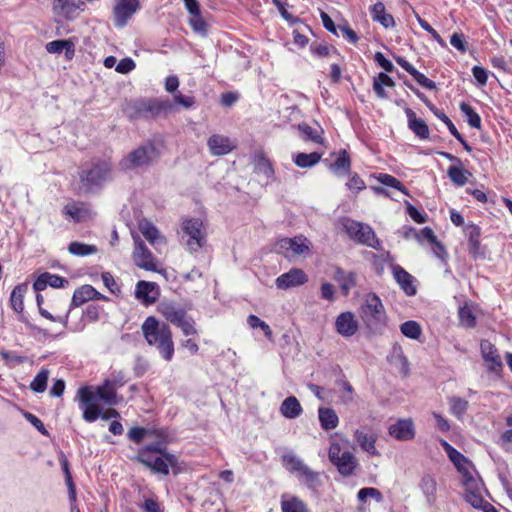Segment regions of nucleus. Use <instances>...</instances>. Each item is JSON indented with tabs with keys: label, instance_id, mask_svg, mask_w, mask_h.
<instances>
[{
	"label": "nucleus",
	"instance_id": "55",
	"mask_svg": "<svg viewBox=\"0 0 512 512\" xmlns=\"http://www.w3.org/2000/svg\"><path fill=\"white\" fill-rule=\"evenodd\" d=\"M161 356L166 360L170 361L174 355V343L172 340V336L168 338V340L162 341L158 345H156Z\"/></svg>",
	"mask_w": 512,
	"mask_h": 512
},
{
	"label": "nucleus",
	"instance_id": "27",
	"mask_svg": "<svg viewBox=\"0 0 512 512\" xmlns=\"http://www.w3.org/2000/svg\"><path fill=\"white\" fill-rule=\"evenodd\" d=\"M159 313L169 322L176 325L186 315V311L177 303L164 301L158 306Z\"/></svg>",
	"mask_w": 512,
	"mask_h": 512
},
{
	"label": "nucleus",
	"instance_id": "17",
	"mask_svg": "<svg viewBox=\"0 0 512 512\" xmlns=\"http://www.w3.org/2000/svg\"><path fill=\"white\" fill-rule=\"evenodd\" d=\"M354 439L360 448L368 453L370 456H380L376 448V441L378 436L375 432L369 429H356L354 432Z\"/></svg>",
	"mask_w": 512,
	"mask_h": 512
},
{
	"label": "nucleus",
	"instance_id": "59",
	"mask_svg": "<svg viewBox=\"0 0 512 512\" xmlns=\"http://www.w3.org/2000/svg\"><path fill=\"white\" fill-rule=\"evenodd\" d=\"M357 497L360 501H365L367 497L375 498L377 501L382 499V495L376 488H362L358 491Z\"/></svg>",
	"mask_w": 512,
	"mask_h": 512
},
{
	"label": "nucleus",
	"instance_id": "18",
	"mask_svg": "<svg viewBox=\"0 0 512 512\" xmlns=\"http://www.w3.org/2000/svg\"><path fill=\"white\" fill-rule=\"evenodd\" d=\"M465 234L468 238V250L474 259L484 258L485 251L480 244L481 229L479 226L470 223L465 227Z\"/></svg>",
	"mask_w": 512,
	"mask_h": 512
},
{
	"label": "nucleus",
	"instance_id": "50",
	"mask_svg": "<svg viewBox=\"0 0 512 512\" xmlns=\"http://www.w3.org/2000/svg\"><path fill=\"white\" fill-rule=\"evenodd\" d=\"M299 131L303 135L305 140L312 141L314 143L321 144L323 142V138L321 136L322 131L312 128L308 124H300L298 126Z\"/></svg>",
	"mask_w": 512,
	"mask_h": 512
},
{
	"label": "nucleus",
	"instance_id": "21",
	"mask_svg": "<svg viewBox=\"0 0 512 512\" xmlns=\"http://www.w3.org/2000/svg\"><path fill=\"white\" fill-rule=\"evenodd\" d=\"M481 353L488 369L497 372L502 368V361L497 348L488 340H482L480 343Z\"/></svg>",
	"mask_w": 512,
	"mask_h": 512
},
{
	"label": "nucleus",
	"instance_id": "13",
	"mask_svg": "<svg viewBox=\"0 0 512 512\" xmlns=\"http://www.w3.org/2000/svg\"><path fill=\"white\" fill-rule=\"evenodd\" d=\"M139 8V0H117L113 8L115 26L118 28L125 27Z\"/></svg>",
	"mask_w": 512,
	"mask_h": 512
},
{
	"label": "nucleus",
	"instance_id": "41",
	"mask_svg": "<svg viewBox=\"0 0 512 512\" xmlns=\"http://www.w3.org/2000/svg\"><path fill=\"white\" fill-rule=\"evenodd\" d=\"M447 175L455 185L464 186L468 181V177L471 176V173L463 169L461 164L450 166L447 170Z\"/></svg>",
	"mask_w": 512,
	"mask_h": 512
},
{
	"label": "nucleus",
	"instance_id": "60",
	"mask_svg": "<svg viewBox=\"0 0 512 512\" xmlns=\"http://www.w3.org/2000/svg\"><path fill=\"white\" fill-rule=\"evenodd\" d=\"M176 326L181 328L185 335H193L196 333L193 320L188 318L186 315L176 324Z\"/></svg>",
	"mask_w": 512,
	"mask_h": 512
},
{
	"label": "nucleus",
	"instance_id": "48",
	"mask_svg": "<svg viewBox=\"0 0 512 512\" xmlns=\"http://www.w3.org/2000/svg\"><path fill=\"white\" fill-rule=\"evenodd\" d=\"M49 378V370L41 369L30 383V388L36 393H42L46 390Z\"/></svg>",
	"mask_w": 512,
	"mask_h": 512
},
{
	"label": "nucleus",
	"instance_id": "7",
	"mask_svg": "<svg viewBox=\"0 0 512 512\" xmlns=\"http://www.w3.org/2000/svg\"><path fill=\"white\" fill-rule=\"evenodd\" d=\"M182 230L187 236L186 246L190 252H197L206 244V232L200 219H186L182 223Z\"/></svg>",
	"mask_w": 512,
	"mask_h": 512
},
{
	"label": "nucleus",
	"instance_id": "1",
	"mask_svg": "<svg viewBox=\"0 0 512 512\" xmlns=\"http://www.w3.org/2000/svg\"><path fill=\"white\" fill-rule=\"evenodd\" d=\"M80 408L83 411V419L87 422H94L100 417V410L96 401H102L108 406H114L118 403L116 391L113 384L103 382L102 385L93 387H82L78 390Z\"/></svg>",
	"mask_w": 512,
	"mask_h": 512
},
{
	"label": "nucleus",
	"instance_id": "16",
	"mask_svg": "<svg viewBox=\"0 0 512 512\" xmlns=\"http://www.w3.org/2000/svg\"><path fill=\"white\" fill-rule=\"evenodd\" d=\"M159 294V287L155 282L141 280L136 284L135 297L146 306L154 304Z\"/></svg>",
	"mask_w": 512,
	"mask_h": 512
},
{
	"label": "nucleus",
	"instance_id": "63",
	"mask_svg": "<svg viewBox=\"0 0 512 512\" xmlns=\"http://www.w3.org/2000/svg\"><path fill=\"white\" fill-rule=\"evenodd\" d=\"M25 419L34 426L41 434L47 435L48 432L43 424V422L35 415L27 412L24 414Z\"/></svg>",
	"mask_w": 512,
	"mask_h": 512
},
{
	"label": "nucleus",
	"instance_id": "9",
	"mask_svg": "<svg viewBox=\"0 0 512 512\" xmlns=\"http://www.w3.org/2000/svg\"><path fill=\"white\" fill-rule=\"evenodd\" d=\"M143 336L150 346H156L172 336L169 326L150 316L145 319L141 326Z\"/></svg>",
	"mask_w": 512,
	"mask_h": 512
},
{
	"label": "nucleus",
	"instance_id": "43",
	"mask_svg": "<svg viewBox=\"0 0 512 512\" xmlns=\"http://www.w3.org/2000/svg\"><path fill=\"white\" fill-rule=\"evenodd\" d=\"M350 167V156L346 150H341L336 161L330 166L331 170L338 175L349 173Z\"/></svg>",
	"mask_w": 512,
	"mask_h": 512
},
{
	"label": "nucleus",
	"instance_id": "4",
	"mask_svg": "<svg viewBox=\"0 0 512 512\" xmlns=\"http://www.w3.org/2000/svg\"><path fill=\"white\" fill-rule=\"evenodd\" d=\"M342 225L345 232L352 240L374 249H380V241L369 225L357 222L349 218L344 219Z\"/></svg>",
	"mask_w": 512,
	"mask_h": 512
},
{
	"label": "nucleus",
	"instance_id": "44",
	"mask_svg": "<svg viewBox=\"0 0 512 512\" xmlns=\"http://www.w3.org/2000/svg\"><path fill=\"white\" fill-rule=\"evenodd\" d=\"M395 85L394 81L391 77H389L386 73H379L377 77L374 78L373 82V90L377 94L379 98H385L386 93L384 90V86L393 87Z\"/></svg>",
	"mask_w": 512,
	"mask_h": 512
},
{
	"label": "nucleus",
	"instance_id": "5",
	"mask_svg": "<svg viewBox=\"0 0 512 512\" xmlns=\"http://www.w3.org/2000/svg\"><path fill=\"white\" fill-rule=\"evenodd\" d=\"M359 313L362 320L368 326L382 323L386 318L384 305L375 293H369L364 296Z\"/></svg>",
	"mask_w": 512,
	"mask_h": 512
},
{
	"label": "nucleus",
	"instance_id": "33",
	"mask_svg": "<svg viewBox=\"0 0 512 512\" xmlns=\"http://www.w3.org/2000/svg\"><path fill=\"white\" fill-rule=\"evenodd\" d=\"M406 116L408 118L409 128L421 139H427L429 137V128L424 120L417 119L416 114L413 110L407 108Z\"/></svg>",
	"mask_w": 512,
	"mask_h": 512
},
{
	"label": "nucleus",
	"instance_id": "30",
	"mask_svg": "<svg viewBox=\"0 0 512 512\" xmlns=\"http://www.w3.org/2000/svg\"><path fill=\"white\" fill-rule=\"evenodd\" d=\"M65 284H68V281L58 275L50 274L48 272L41 274L33 283V288L36 291H42L47 286H51L53 288H61L64 287Z\"/></svg>",
	"mask_w": 512,
	"mask_h": 512
},
{
	"label": "nucleus",
	"instance_id": "22",
	"mask_svg": "<svg viewBox=\"0 0 512 512\" xmlns=\"http://www.w3.org/2000/svg\"><path fill=\"white\" fill-rule=\"evenodd\" d=\"M462 483L465 487L466 501L469 502L474 508H479L483 502L481 495V482L475 476H473L466 480H462Z\"/></svg>",
	"mask_w": 512,
	"mask_h": 512
},
{
	"label": "nucleus",
	"instance_id": "10",
	"mask_svg": "<svg viewBox=\"0 0 512 512\" xmlns=\"http://www.w3.org/2000/svg\"><path fill=\"white\" fill-rule=\"evenodd\" d=\"M282 464L286 470L296 474L303 479L309 486L314 485L319 478V473L311 470L301 458L293 453H287L282 456Z\"/></svg>",
	"mask_w": 512,
	"mask_h": 512
},
{
	"label": "nucleus",
	"instance_id": "61",
	"mask_svg": "<svg viewBox=\"0 0 512 512\" xmlns=\"http://www.w3.org/2000/svg\"><path fill=\"white\" fill-rule=\"evenodd\" d=\"M420 236L425 238L431 244H434L440 252H444V247L437 241V238L433 230L429 227H425L421 230Z\"/></svg>",
	"mask_w": 512,
	"mask_h": 512
},
{
	"label": "nucleus",
	"instance_id": "39",
	"mask_svg": "<svg viewBox=\"0 0 512 512\" xmlns=\"http://www.w3.org/2000/svg\"><path fill=\"white\" fill-rule=\"evenodd\" d=\"M334 279L339 283L340 288L345 296L356 285V274L353 272H345L342 269H337Z\"/></svg>",
	"mask_w": 512,
	"mask_h": 512
},
{
	"label": "nucleus",
	"instance_id": "20",
	"mask_svg": "<svg viewBox=\"0 0 512 512\" xmlns=\"http://www.w3.org/2000/svg\"><path fill=\"white\" fill-rule=\"evenodd\" d=\"M390 436L400 441H408L414 438L415 429L411 419H399L389 426Z\"/></svg>",
	"mask_w": 512,
	"mask_h": 512
},
{
	"label": "nucleus",
	"instance_id": "36",
	"mask_svg": "<svg viewBox=\"0 0 512 512\" xmlns=\"http://www.w3.org/2000/svg\"><path fill=\"white\" fill-rule=\"evenodd\" d=\"M282 512H309L307 504L300 498L292 495H283L281 498Z\"/></svg>",
	"mask_w": 512,
	"mask_h": 512
},
{
	"label": "nucleus",
	"instance_id": "62",
	"mask_svg": "<svg viewBox=\"0 0 512 512\" xmlns=\"http://www.w3.org/2000/svg\"><path fill=\"white\" fill-rule=\"evenodd\" d=\"M412 77L424 88L433 90L436 88V84L434 81L427 78L423 73L416 70Z\"/></svg>",
	"mask_w": 512,
	"mask_h": 512
},
{
	"label": "nucleus",
	"instance_id": "8",
	"mask_svg": "<svg viewBox=\"0 0 512 512\" xmlns=\"http://www.w3.org/2000/svg\"><path fill=\"white\" fill-rule=\"evenodd\" d=\"M157 157V150L152 144H147L128 153L120 161L123 170H131L149 165Z\"/></svg>",
	"mask_w": 512,
	"mask_h": 512
},
{
	"label": "nucleus",
	"instance_id": "34",
	"mask_svg": "<svg viewBox=\"0 0 512 512\" xmlns=\"http://www.w3.org/2000/svg\"><path fill=\"white\" fill-rule=\"evenodd\" d=\"M451 462L455 465L458 472L462 475V480H466L474 476L473 474V465L471 461H469L462 453L458 450L456 451L455 456H449Z\"/></svg>",
	"mask_w": 512,
	"mask_h": 512
},
{
	"label": "nucleus",
	"instance_id": "6",
	"mask_svg": "<svg viewBox=\"0 0 512 512\" xmlns=\"http://www.w3.org/2000/svg\"><path fill=\"white\" fill-rule=\"evenodd\" d=\"M111 174V165L106 161L98 162L90 169L80 173V190L89 192L95 187L101 186Z\"/></svg>",
	"mask_w": 512,
	"mask_h": 512
},
{
	"label": "nucleus",
	"instance_id": "53",
	"mask_svg": "<svg viewBox=\"0 0 512 512\" xmlns=\"http://www.w3.org/2000/svg\"><path fill=\"white\" fill-rule=\"evenodd\" d=\"M247 323L253 329L260 328L268 339H272V330L270 326L266 322L262 321L259 317L255 315H249L247 318Z\"/></svg>",
	"mask_w": 512,
	"mask_h": 512
},
{
	"label": "nucleus",
	"instance_id": "2",
	"mask_svg": "<svg viewBox=\"0 0 512 512\" xmlns=\"http://www.w3.org/2000/svg\"><path fill=\"white\" fill-rule=\"evenodd\" d=\"M136 460L142 463L154 473L166 476L170 469L174 474L180 472V465L175 455L166 452L157 445H150L144 448Z\"/></svg>",
	"mask_w": 512,
	"mask_h": 512
},
{
	"label": "nucleus",
	"instance_id": "58",
	"mask_svg": "<svg viewBox=\"0 0 512 512\" xmlns=\"http://www.w3.org/2000/svg\"><path fill=\"white\" fill-rule=\"evenodd\" d=\"M102 281L104 285L109 289V291L113 294H120V287L115 281L114 277L109 272H104L101 275Z\"/></svg>",
	"mask_w": 512,
	"mask_h": 512
},
{
	"label": "nucleus",
	"instance_id": "26",
	"mask_svg": "<svg viewBox=\"0 0 512 512\" xmlns=\"http://www.w3.org/2000/svg\"><path fill=\"white\" fill-rule=\"evenodd\" d=\"M106 299L91 285H83L74 291L71 306L79 307L89 300Z\"/></svg>",
	"mask_w": 512,
	"mask_h": 512
},
{
	"label": "nucleus",
	"instance_id": "14",
	"mask_svg": "<svg viewBox=\"0 0 512 512\" xmlns=\"http://www.w3.org/2000/svg\"><path fill=\"white\" fill-rule=\"evenodd\" d=\"M84 9L85 2L83 0H53L52 2L53 13L66 20L75 19Z\"/></svg>",
	"mask_w": 512,
	"mask_h": 512
},
{
	"label": "nucleus",
	"instance_id": "25",
	"mask_svg": "<svg viewBox=\"0 0 512 512\" xmlns=\"http://www.w3.org/2000/svg\"><path fill=\"white\" fill-rule=\"evenodd\" d=\"M139 231L152 246H164L166 239L150 221L143 219L138 224Z\"/></svg>",
	"mask_w": 512,
	"mask_h": 512
},
{
	"label": "nucleus",
	"instance_id": "40",
	"mask_svg": "<svg viewBox=\"0 0 512 512\" xmlns=\"http://www.w3.org/2000/svg\"><path fill=\"white\" fill-rule=\"evenodd\" d=\"M420 489L426 497L427 502L432 505L436 499L437 482L431 475H424L420 481Z\"/></svg>",
	"mask_w": 512,
	"mask_h": 512
},
{
	"label": "nucleus",
	"instance_id": "11",
	"mask_svg": "<svg viewBox=\"0 0 512 512\" xmlns=\"http://www.w3.org/2000/svg\"><path fill=\"white\" fill-rule=\"evenodd\" d=\"M277 249L287 258L296 256H305L310 253L311 243L304 236H296L293 238H283L278 241Z\"/></svg>",
	"mask_w": 512,
	"mask_h": 512
},
{
	"label": "nucleus",
	"instance_id": "38",
	"mask_svg": "<svg viewBox=\"0 0 512 512\" xmlns=\"http://www.w3.org/2000/svg\"><path fill=\"white\" fill-rule=\"evenodd\" d=\"M28 291V284L22 283L14 287L10 295V305L12 309L21 314L24 310V297Z\"/></svg>",
	"mask_w": 512,
	"mask_h": 512
},
{
	"label": "nucleus",
	"instance_id": "35",
	"mask_svg": "<svg viewBox=\"0 0 512 512\" xmlns=\"http://www.w3.org/2000/svg\"><path fill=\"white\" fill-rule=\"evenodd\" d=\"M371 17L374 21L379 22L385 28L395 25L392 15L386 13L385 5L382 2L375 3L370 9Z\"/></svg>",
	"mask_w": 512,
	"mask_h": 512
},
{
	"label": "nucleus",
	"instance_id": "31",
	"mask_svg": "<svg viewBox=\"0 0 512 512\" xmlns=\"http://www.w3.org/2000/svg\"><path fill=\"white\" fill-rule=\"evenodd\" d=\"M280 413L287 419H295L299 417L303 408L295 396L287 397L280 405Z\"/></svg>",
	"mask_w": 512,
	"mask_h": 512
},
{
	"label": "nucleus",
	"instance_id": "28",
	"mask_svg": "<svg viewBox=\"0 0 512 512\" xmlns=\"http://www.w3.org/2000/svg\"><path fill=\"white\" fill-rule=\"evenodd\" d=\"M338 472L344 476H351L358 466V460L350 451H344L338 459L332 462Z\"/></svg>",
	"mask_w": 512,
	"mask_h": 512
},
{
	"label": "nucleus",
	"instance_id": "54",
	"mask_svg": "<svg viewBox=\"0 0 512 512\" xmlns=\"http://www.w3.org/2000/svg\"><path fill=\"white\" fill-rule=\"evenodd\" d=\"M430 110L434 113L436 117L443 121V124H446L448 130L456 139H460V133L458 132L457 128L446 114L440 112L437 108H435L434 105L430 106Z\"/></svg>",
	"mask_w": 512,
	"mask_h": 512
},
{
	"label": "nucleus",
	"instance_id": "47",
	"mask_svg": "<svg viewBox=\"0 0 512 512\" xmlns=\"http://www.w3.org/2000/svg\"><path fill=\"white\" fill-rule=\"evenodd\" d=\"M460 110L466 116L467 122L472 128L479 129L481 127L479 114L468 103L462 102Z\"/></svg>",
	"mask_w": 512,
	"mask_h": 512
},
{
	"label": "nucleus",
	"instance_id": "57",
	"mask_svg": "<svg viewBox=\"0 0 512 512\" xmlns=\"http://www.w3.org/2000/svg\"><path fill=\"white\" fill-rule=\"evenodd\" d=\"M175 108H177V105H181L186 109L191 108L195 104V99L192 96H186L181 93H176L173 96V101H171ZM178 109H176L177 111Z\"/></svg>",
	"mask_w": 512,
	"mask_h": 512
},
{
	"label": "nucleus",
	"instance_id": "42",
	"mask_svg": "<svg viewBox=\"0 0 512 512\" xmlns=\"http://www.w3.org/2000/svg\"><path fill=\"white\" fill-rule=\"evenodd\" d=\"M322 158V154L318 152L298 153L293 158L294 163L300 168H311L315 166Z\"/></svg>",
	"mask_w": 512,
	"mask_h": 512
},
{
	"label": "nucleus",
	"instance_id": "32",
	"mask_svg": "<svg viewBox=\"0 0 512 512\" xmlns=\"http://www.w3.org/2000/svg\"><path fill=\"white\" fill-rule=\"evenodd\" d=\"M46 50L51 54L65 52V57L70 60L75 54L74 43L71 40H54L46 44Z\"/></svg>",
	"mask_w": 512,
	"mask_h": 512
},
{
	"label": "nucleus",
	"instance_id": "51",
	"mask_svg": "<svg viewBox=\"0 0 512 512\" xmlns=\"http://www.w3.org/2000/svg\"><path fill=\"white\" fill-rule=\"evenodd\" d=\"M450 412L458 418H461L468 409V401L460 397H451L449 399Z\"/></svg>",
	"mask_w": 512,
	"mask_h": 512
},
{
	"label": "nucleus",
	"instance_id": "49",
	"mask_svg": "<svg viewBox=\"0 0 512 512\" xmlns=\"http://www.w3.org/2000/svg\"><path fill=\"white\" fill-rule=\"evenodd\" d=\"M401 333L410 338V339H418L421 335L422 329L418 322L410 320L404 322L400 326Z\"/></svg>",
	"mask_w": 512,
	"mask_h": 512
},
{
	"label": "nucleus",
	"instance_id": "52",
	"mask_svg": "<svg viewBox=\"0 0 512 512\" xmlns=\"http://www.w3.org/2000/svg\"><path fill=\"white\" fill-rule=\"evenodd\" d=\"M60 462H61L63 471L65 473V480H66V483H67V486L69 489L70 500L75 501L76 500V490H75L74 483L72 481V476H71V473L69 470V464H68L67 458L64 455H62Z\"/></svg>",
	"mask_w": 512,
	"mask_h": 512
},
{
	"label": "nucleus",
	"instance_id": "19",
	"mask_svg": "<svg viewBox=\"0 0 512 512\" xmlns=\"http://www.w3.org/2000/svg\"><path fill=\"white\" fill-rule=\"evenodd\" d=\"M358 321L352 312L339 314L335 321V329L343 337H351L358 331Z\"/></svg>",
	"mask_w": 512,
	"mask_h": 512
},
{
	"label": "nucleus",
	"instance_id": "3",
	"mask_svg": "<svg viewBox=\"0 0 512 512\" xmlns=\"http://www.w3.org/2000/svg\"><path fill=\"white\" fill-rule=\"evenodd\" d=\"M129 106L132 118L155 119L176 112L174 104L167 98L139 99L131 102Z\"/></svg>",
	"mask_w": 512,
	"mask_h": 512
},
{
	"label": "nucleus",
	"instance_id": "37",
	"mask_svg": "<svg viewBox=\"0 0 512 512\" xmlns=\"http://www.w3.org/2000/svg\"><path fill=\"white\" fill-rule=\"evenodd\" d=\"M318 418L324 430H332L339 424L338 415L332 408L320 407L318 409Z\"/></svg>",
	"mask_w": 512,
	"mask_h": 512
},
{
	"label": "nucleus",
	"instance_id": "15",
	"mask_svg": "<svg viewBox=\"0 0 512 512\" xmlns=\"http://www.w3.org/2000/svg\"><path fill=\"white\" fill-rule=\"evenodd\" d=\"M308 281V276L305 272L298 268H292L288 272L276 278L275 283L277 288L287 290L305 284Z\"/></svg>",
	"mask_w": 512,
	"mask_h": 512
},
{
	"label": "nucleus",
	"instance_id": "24",
	"mask_svg": "<svg viewBox=\"0 0 512 512\" xmlns=\"http://www.w3.org/2000/svg\"><path fill=\"white\" fill-rule=\"evenodd\" d=\"M392 273L396 282L408 296H414L417 289L414 285V277L399 265H393Z\"/></svg>",
	"mask_w": 512,
	"mask_h": 512
},
{
	"label": "nucleus",
	"instance_id": "64",
	"mask_svg": "<svg viewBox=\"0 0 512 512\" xmlns=\"http://www.w3.org/2000/svg\"><path fill=\"white\" fill-rule=\"evenodd\" d=\"M472 74L479 85L484 86L488 80V71L481 66H474Z\"/></svg>",
	"mask_w": 512,
	"mask_h": 512
},
{
	"label": "nucleus",
	"instance_id": "29",
	"mask_svg": "<svg viewBox=\"0 0 512 512\" xmlns=\"http://www.w3.org/2000/svg\"><path fill=\"white\" fill-rule=\"evenodd\" d=\"M211 154L216 156L226 155L231 152L235 145L231 140L223 135H212L207 142Z\"/></svg>",
	"mask_w": 512,
	"mask_h": 512
},
{
	"label": "nucleus",
	"instance_id": "56",
	"mask_svg": "<svg viewBox=\"0 0 512 512\" xmlns=\"http://www.w3.org/2000/svg\"><path fill=\"white\" fill-rule=\"evenodd\" d=\"M379 182L383 185L395 188L401 191L404 194H408L406 188L402 185V183L392 175L389 174H380L378 177Z\"/></svg>",
	"mask_w": 512,
	"mask_h": 512
},
{
	"label": "nucleus",
	"instance_id": "45",
	"mask_svg": "<svg viewBox=\"0 0 512 512\" xmlns=\"http://www.w3.org/2000/svg\"><path fill=\"white\" fill-rule=\"evenodd\" d=\"M68 251L75 256H87L95 254L98 251V249L95 245L80 242H71L68 246Z\"/></svg>",
	"mask_w": 512,
	"mask_h": 512
},
{
	"label": "nucleus",
	"instance_id": "12",
	"mask_svg": "<svg viewBox=\"0 0 512 512\" xmlns=\"http://www.w3.org/2000/svg\"><path fill=\"white\" fill-rule=\"evenodd\" d=\"M133 239L135 247L132 257L135 265L147 271H156L157 260L151 251L146 247L144 242L138 236H133Z\"/></svg>",
	"mask_w": 512,
	"mask_h": 512
},
{
	"label": "nucleus",
	"instance_id": "46",
	"mask_svg": "<svg viewBox=\"0 0 512 512\" xmlns=\"http://www.w3.org/2000/svg\"><path fill=\"white\" fill-rule=\"evenodd\" d=\"M459 320L462 326L472 328L476 325V317L472 306L465 304L459 309Z\"/></svg>",
	"mask_w": 512,
	"mask_h": 512
},
{
	"label": "nucleus",
	"instance_id": "23",
	"mask_svg": "<svg viewBox=\"0 0 512 512\" xmlns=\"http://www.w3.org/2000/svg\"><path fill=\"white\" fill-rule=\"evenodd\" d=\"M62 213L66 218L75 222H82L91 217V210L84 202L68 203L64 206Z\"/></svg>",
	"mask_w": 512,
	"mask_h": 512
}]
</instances>
